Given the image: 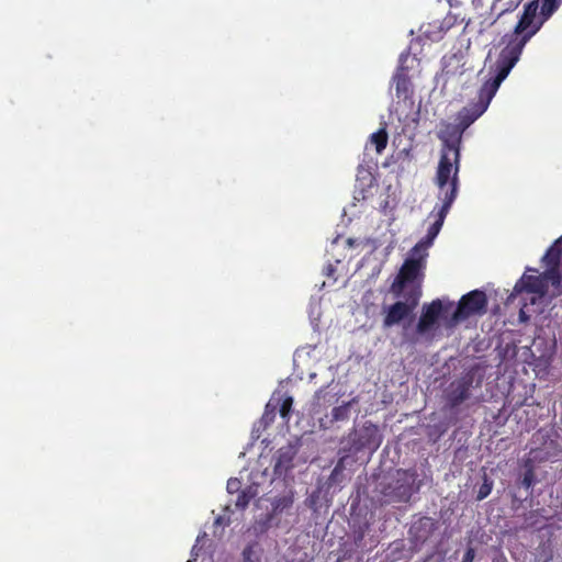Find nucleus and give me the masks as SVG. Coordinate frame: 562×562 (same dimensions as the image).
<instances>
[{
    "mask_svg": "<svg viewBox=\"0 0 562 562\" xmlns=\"http://www.w3.org/2000/svg\"><path fill=\"white\" fill-rule=\"evenodd\" d=\"M510 71L494 64L490 68L488 78L483 82L476 102H470L457 114L456 124H448L440 138L461 145L462 135L488 108L503 80Z\"/></svg>",
    "mask_w": 562,
    "mask_h": 562,
    "instance_id": "nucleus-1",
    "label": "nucleus"
},
{
    "mask_svg": "<svg viewBox=\"0 0 562 562\" xmlns=\"http://www.w3.org/2000/svg\"><path fill=\"white\" fill-rule=\"evenodd\" d=\"M539 9L538 0L530 1L525 5L524 12L512 34L505 35V47L501 50L495 64L510 71L519 60L522 49L531 36L539 30L532 26Z\"/></svg>",
    "mask_w": 562,
    "mask_h": 562,
    "instance_id": "nucleus-2",
    "label": "nucleus"
},
{
    "mask_svg": "<svg viewBox=\"0 0 562 562\" xmlns=\"http://www.w3.org/2000/svg\"><path fill=\"white\" fill-rule=\"evenodd\" d=\"M442 139V149L436 171L435 184L439 193V200L454 202L459 192L460 149L461 145Z\"/></svg>",
    "mask_w": 562,
    "mask_h": 562,
    "instance_id": "nucleus-3",
    "label": "nucleus"
},
{
    "mask_svg": "<svg viewBox=\"0 0 562 562\" xmlns=\"http://www.w3.org/2000/svg\"><path fill=\"white\" fill-rule=\"evenodd\" d=\"M412 252V257L407 258L390 286L391 294H405L409 290H418V299L422 297V283L424 279V268L426 265V254L415 257Z\"/></svg>",
    "mask_w": 562,
    "mask_h": 562,
    "instance_id": "nucleus-4",
    "label": "nucleus"
},
{
    "mask_svg": "<svg viewBox=\"0 0 562 562\" xmlns=\"http://www.w3.org/2000/svg\"><path fill=\"white\" fill-rule=\"evenodd\" d=\"M419 488L420 481L416 470H397L396 477L384 485L381 493L389 502L406 503Z\"/></svg>",
    "mask_w": 562,
    "mask_h": 562,
    "instance_id": "nucleus-5",
    "label": "nucleus"
},
{
    "mask_svg": "<svg viewBox=\"0 0 562 562\" xmlns=\"http://www.w3.org/2000/svg\"><path fill=\"white\" fill-rule=\"evenodd\" d=\"M486 307L487 296L485 292L481 290H473L460 299L457 308L448 319L447 325L452 327L472 315H482L486 312Z\"/></svg>",
    "mask_w": 562,
    "mask_h": 562,
    "instance_id": "nucleus-6",
    "label": "nucleus"
},
{
    "mask_svg": "<svg viewBox=\"0 0 562 562\" xmlns=\"http://www.w3.org/2000/svg\"><path fill=\"white\" fill-rule=\"evenodd\" d=\"M392 295L400 300L387 306L383 318L384 328H390L408 318L420 301V299H418V290H409L405 294Z\"/></svg>",
    "mask_w": 562,
    "mask_h": 562,
    "instance_id": "nucleus-7",
    "label": "nucleus"
},
{
    "mask_svg": "<svg viewBox=\"0 0 562 562\" xmlns=\"http://www.w3.org/2000/svg\"><path fill=\"white\" fill-rule=\"evenodd\" d=\"M351 449L355 452L362 450L375 451L382 443V435L379 427L371 422H366L362 427L355 429L350 436Z\"/></svg>",
    "mask_w": 562,
    "mask_h": 562,
    "instance_id": "nucleus-8",
    "label": "nucleus"
},
{
    "mask_svg": "<svg viewBox=\"0 0 562 562\" xmlns=\"http://www.w3.org/2000/svg\"><path fill=\"white\" fill-rule=\"evenodd\" d=\"M452 306L453 302L448 301L443 304L440 299L432 300L429 304H425L416 326L417 333L425 335L432 330L443 313H447Z\"/></svg>",
    "mask_w": 562,
    "mask_h": 562,
    "instance_id": "nucleus-9",
    "label": "nucleus"
},
{
    "mask_svg": "<svg viewBox=\"0 0 562 562\" xmlns=\"http://www.w3.org/2000/svg\"><path fill=\"white\" fill-rule=\"evenodd\" d=\"M474 381L475 373L471 370L463 373L459 379L452 381L446 395L448 404L451 407H458L464 401L470 398Z\"/></svg>",
    "mask_w": 562,
    "mask_h": 562,
    "instance_id": "nucleus-10",
    "label": "nucleus"
},
{
    "mask_svg": "<svg viewBox=\"0 0 562 562\" xmlns=\"http://www.w3.org/2000/svg\"><path fill=\"white\" fill-rule=\"evenodd\" d=\"M440 201L441 204L435 205L432 211V213L436 212V221L429 226L426 237L413 247L412 252L414 255L419 254L422 250L425 251L432 244L443 225L445 218L448 215L453 202H451L450 199L448 201Z\"/></svg>",
    "mask_w": 562,
    "mask_h": 562,
    "instance_id": "nucleus-11",
    "label": "nucleus"
},
{
    "mask_svg": "<svg viewBox=\"0 0 562 562\" xmlns=\"http://www.w3.org/2000/svg\"><path fill=\"white\" fill-rule=\"evenodd\" d=\"M521 0H494L491 5V14H495L492 19H485L481 22V30L490 27L505 13L515 11Z\"/></svg>",
    "mask_w": 562,
    "mask_h": 562,
    "instance_id": "nucleus-12",
    "label": "nucleus"
},
{
    "mask_svg": "<svg viewBox=\"0 0 562 562\" xmlns=\"http://www.w3.org/2000/svg\"><path fill=\"white\" fill-rule=\"evenodd\" d=\"M514 290L516 293L528 292L542 294L544 292V282L537 276H522L521 279L515 284Z\"/></svg>",
    "mask_w": 562,
    "mask_h": 562,
    "instance_id": "nucleus-13",
    "label": "nucleus"
},
{
    "mask_svg": "<svg viewBox=\"0 0 562 562\" xmlns=\"http://www.w3.org/2000/svg\"><path fill=\"white\" fill-rule=\"evenodd\" d=\"M294 452L291 447L280 448L276 456L274 474L282 475L293 467Z\"/></svg>",
    "mask_w": 562,
    "mask_h": 562,
    "instance_id": "nucleus-14",
    "label": "nucleus"
},
{
    "mask_svg": "<svg viewBox=\"0 0 562 562\" xmlns=\"http://www.w3.org/2000/svg\"><path fill=\"white\" fill-rule=\"evenodd\" d=\"M393 80L395 82V91L397 98L406 99L412 88L411 78L407 75L406 69L402 66L398 67L396 74L393 77Z\"/></svg>",
    "mask_w": 562,
    "mask_h": 562,
    "instance_id": "nucleus-15",
    "label": "nucleus"
},
{
    "mask_svg": "<svg viewBox=\"0 0 562 562\" xmlns=\"http://www.w3.org/2000/svg\"><path fill=\"white\" fill-rule=\"evenodd\" d=\"M449 29L445 26L442 21L435 20L432 22L423 24L420 32L424 37L431 42H436L442 38L443 33Z\"/></svg>",
    "mask_w": 562,
    "mask_h": 562,
    "instance_id": "nucleus-16",
    "label": "nucleus"
},
{
    "mask_svg": "<svg viewBox=\"0 0 562 562\" xmlns=\"http://www.w3.org/2000/svg\"><path fill=\"white\" fill-rule=\"evenodd\" d=\"M351 403L347 402L340 406H336L331 411V416H326L325 418H319L321 426L324 428H328L336 422H344L349 418Z\"/></svg>",
    "mask_w": 562,
    "mask_h": 562,
    "instance_id": "nucleus-17",
    "label": "nucleus"
},
{
    "mask_svg": "<svg viewBox=\"0 0 562 562\" xmlns=\"http://www.w3.org/2000/svg\"><path fill=\"white\" fill-rule=\"evenodd\" d=\"M294 503V492L288 491L286 493L279 495L271 502L272 515H280L285 510H289Z\"/></svg>",
    "mask_w": 562,
    "mask_h": 562,
    "instance_id": "nucleus-18",
    "label": "nucleus"
},
{
    "mask_svg": "<svg viewBox=\"0 0 562 562\" xmlns=\"http://www.w3.org/2000/svg\"><path fill=\"white\" fill-rule=\"evenodd\" d=\"M561 239H558L553 246H551L543 256V261L548 268H554L560 266L562 250L557 246Z\"/></svg>",
    "mask_w": 562,
    "mask_h": 562,
    "instance_id": "nucleus-19",
    "label": "nucleus"
},
{
    "mask_svg": "<svg viewBox=\"0 0 562 562\" xmlns=\"http://www.w3.org/2000/svg\"><path fill=\"white\" fill-rule=\"evenodd\" d=\"M387 139L389 135L384 127L380 128L370 136V143L374 145L378 154H382V151L386 148Z\"/></svg>",
    "mask_w": 562,
    "mask_h": 562,
    "instance_id": "nucleus-20",
    "label": "nucleus"
},
{
    "mask_svg": "<svg viewBox=\"0 0 562 562\" xmlns=\"http://www.w3.org/2000/svg\"><path fill=\"white\" fill-rule=\"evenodd\" d=\"M278 406H279V401H274V398H271L267 403V405L265 407V412L261 417V422L263 423L265 427L271 425L274 422Z\"/></svg>",
    "mask_w": 562,
    "mask_h": 562,
    "instance_id": "nucleus-21",
    "label": "nucleus"
},
{
    "mask_svg": "<svg viewBox=\"0 0 562 562\" xmlns=\"http://www.w3.org/2000/svg\"><path fill=\"white\" fill-rule=\"evenodd\" d=\"M562 4V0H541V15L549 19Z\"/></svg>",
    "mask_w": 562,
    "mask_h": 562,
    "instance_id": "nucleus-22",
    "label": "nucleus"
},
{
    "mask_svg": "<svg viewBox=\"0 0 562 562\" xmlns=\"http://www.w3.org/2000/svg\"><path fill=\"white\" fill-rule=\"evenodd\" d=\"M254 496H255V494L251 492L250 487L247 490L240 491L237 495L235 506L238 509H245L249 505V503Z\"/></svg>",
    "mask_w": 562,
    "mask_h": 562,
    "instance_id": "nucleus-23",
    "label": "nucleus"
},
{
    "mask_svg": "<svg viewBox=\"0 0 562 562\" xmlns=\"http://www.w3.org/2000/svg\"><path fill=\"white\" fill-rule=\"evenodd\" d=\"M280 407L278 406L279 408V414L280 416L285 420L288 422L290 419V415H291V411H292V406H293V397L292 396H285L281 404L279 403Z\"/></svg>",
    "mask_w": 562,
    "mask_h": 562,
    "instance_id": "nucleus-24",
    "label": "nucleus"
},
{
    "mask_svg": "<svg viewBox=\"0 0 562 562\" xmlns=\"http://www.w3.org/2000/svg\"><path fill=\"white\" fill-rule=\"evenodd\" d=\"M536 483V474L532 472V470H526L522 474L521 485L529 490Z\"/></svg>",
    "mask_w": 562,
    "mask_h": 562,
    "instance_id": "nucleus-25",
    "label": "nucleus"
},
{
    "mask_svg": "<svg viewBox=\"0 0 562 562\" xmlns=\"http://www.w3.org/2000/svg\"><path fill=\"white\" fill-rule=\"evenodd\" d=\"M544 277L550 280L552 282V284H558L560 283V271H559V267H554V268H548L547 271L544 272Z\"/></svg>",
    "mask_w": 562,
    "mask_h": 562,
    "instance_id": "nucleus-26",
    "label": "nucleus"
},
{
    "mask_svg": "<svg viewBox=\"0 0 562 562\" xmlns=\"http://www.w3.org/2000/svg\"><path fill=\"white\" fill-rule=\"evenodd\" d=\"M240 487H241V481L239 479L231 477L227 481L226 490H227V492L229 494H234V493L240 492Z\"/></svg>",
    "mask_w": 562,
    "mask_h": 562,
    "instance_id": "nucleus-27",
    "label": "nucleus"
},
{
    "mask_svg": "<svg viewBox=\"0 0 562 562\" xmlns=\"http://www.w3.org/2000/svg\"><path fill=\"white\" fill-rule=\"evenodd\" d=\"M491 491H492V483H488L485 481L479 488L477 499L482 501V499L486 498L491 494Z\"/></svg>",
    "mask_w": 562,
    "mask_h": 562,
    "instance_id": "nucleus-28",
    "label": "nucleus"
},
{
    "mask_svg": "<svg viewBox=\"0 0 562 562\" xmlns=\"http://www.w3.org/2000/svg\"><path fill=\"white\" fill-rule=\"evenodd\" d=\"M252 555H254L252 547L251 546H247L243 550V562H254Z\"/></svg>",
    "mask_w": 562,
    "mask_h": 562,
    "instance_id": "nucleus-29",
    "label": "nucleus"
},
{
    "mask_svg": "<svg viewBox=\"0 0 562 562\" xmlns=\"http://www.w3.org/2000/svg\"><path fill=\"white\" fill-rule=\"evenodd\" d=\"M475 558V550L472 547H469L467 551L464 552V555L462 558V562H473Z\"/></svg>",
    "mask_w": 562,
    "mask_h": 562,
    "instance_id": "nucleus-30",
    "label": "nucleus"
},
{
    "mask_svg": "<svg viewBox=\"0 0 562 562\" xmlns=\"http://www.w3.org/2000/svg\"><path fill=\"white\" fill-rule=\"evenodd\" d=\"M522 467H524V471L532 470V472H535V462L530 458L524 460Z\"/></svg>",
    "mask_w": 562,
    "mask_h": 562,
    "instance_id": "nucleus-31",
    "label": "nucleus"
},
{
    "mask_svg": "<svg viewBox=\"0 0 562 562\" xmlns=\"http://www.w3.org/2000/svg\"><path fill=\"white\" fill-rule=\"evenodd\" d=\"M326 407H314L313 412L315 415H319Z\"/></svg>",
    "mask_w": 562,
    "mask_h": 562,
    "instance_id": "nucleus-32",
    "label": "nucleus"
},
{
    "mask_svg": "<svg viewBox=\"0 0 562 562\" xmlns=\"http://www.w3.org/2000/svg\"><path fill=\"white\" fill-rule=\"evenodd\" d=\"M355 243H356V240H355V239H352V238H348V239H347V244H348V246H350V247H352V246L355 245Z\"/></svg>",
    "mask_w": 562,
    "mask_h": 562,
    "instance_id": "nucleus-33",
    "label": "nucleus"
},
{
    "mask_svg": "<svg viewBox=\"0 0 562 562\" xmlns=\"http://www.w3.org/2000/svg\"><path fill=\"white\" fill-rule=\"evenodd\" d=\"M362 538H363V533H360V535L358 536V539H357L356 541H361V540H362Z\"/></svg>",
    "mask_w": 562,
    "mask_h": 562,
    "instance_id": "nucleus-34",
    "label": "nucleus"
},
{
    "mask_svg": "<svg viewBox=\"0 0 562 562\" xmlns=\"http://www.w3.org/2000/svg\"><path fill=\"white\" fill-rule=\"evenodd\" d=\"M221 519H222L221 517H217V519H216V521H215V522H216V524H220V522H221Z\"/></svg>",
    "mask_w": 562,
    "mask_h": 562,
    "instance_id": "nucleus-35",
    "label": "nucleus"
},
{
    "mask_svg": "<svg viewBox=\"0 0 562 562\" xmlns=\"http://www.w3.org/2000/svg\"><path fill=\"white\" fill-rule=\"evenodd\" d=\"M476 386L477 387L481 386V381L480 380L476 382Z\"/></svg>",
    "mask_w": 562,
    "mask_h": 562,
    "instance_id": "nucleus-36",
    "label": "nucleus"
},
{
    "mask_svg": "<svg viewBox=\"0 0 562 562\" xmlns=\"http://www.w3.org/2000/svg\"><path fill=\"white\" fill-rule=\"evenodd\" d=\"M560 239L562 240V237Z\"/></svg>",
    "mask_w": 562,
    "mask_h": 562,
    "instance_id": "nucleus-37",
    "label": "nucleus"
}]
</instances>
